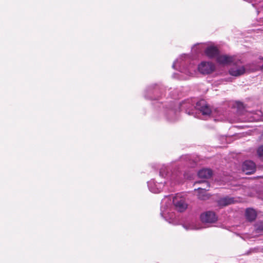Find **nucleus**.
<instances>
[{
    "instance_id": "14",
    "label": "nucleus",
    "mask_w": 263,
    "mask_h": 263,
    "mask_svg": "<svg viewBox=\"0 0 263 263\" xmlns=\"http://www.w3.org/2000/svg\"><path fill=\"white\" fill-rule=\"evenodd\" d=\"M257 216L256 211L253 208H247L245 211L246 219L249 222L254 221Z\"/></svg>"
},
{
    "instance_id": "27",
    "label": "nucleus",
    "mask_w": 263,
    "mask_h": 263,
    "mask_svg": "<svg viewBox=\"0 0 263 263\" xmlns=\"http://www.w3.org/2000/svg\"><path fill=\"white\" fill-rule=\"evenodd\" d=\"M233 186H237V185H236V184H233Z\"/></svg>"
},
{
    "instance_id": "20",
    "label": "nucleus",
    "mask_w": 263,
    "mask_h": 263,
    "mask_svg": "<svg viewBox=\"0 0 263 263\" xmlns=\"http://www.w3.org/2000/svg\"><path fill=\"white\" fill-rule=\"evenodd\" d=\"M183 227L184 228H185L187 230V229L197 230V229H199V228L197 227L196 226H194L193 224H189L188 226H186V224H184Z\"/></svg>"
},
{
    "instance_id": "16",
    "label": "nucleus",
    "mask_w": 263,
    "mask_h": 263,
    "mask_svg": "<svg viewBox=\"0 0 263 263\" xmlns=\"http://www.w3.org/2000/svg\"><path fill=\"white\" fill-rule=\"evenodd\" d=\"M196 172L193 169H187L183 173L184 178L188 180L194 179Z\"/></svg>"
},
{
    "instance_id": "7",
    "label": "nucleus",
    "mask_w": 263,
    "mask_h": 263,
    "mask_svg": "<svg viewBox=\"0 0 263 263\" xmlns=\"http://www.w3.org/2000/svg\"><path fill=\"white\" fill-rule=\"evenodd\" d=\"M159 175L162 178L166 179H170L171 181H173V180L176 179L175 177L176 175L174 174V172H172V170L167 166H163L160 168ZM178 175V174L176 175V176Z\"/></svg>"
},
{
    "instance_id": "23",
    "label": "nucleus",
    "mask_w": 263,
    "mask_h": 263,
    "mask_svg": "<svg viewBox=\"0 0 263 263\" xmlns=\"http://www.w3.org/2000/svg\"><path fill=\"white\" fill-rule=\"evenodd\" d=\"M258 59L260 61H263V57L261 55L259 56Z\"/></svg>"
},
{
    "instance_id": "25",
    "label": "nucleus",
    "mask_w": 263,
    "mask_h": 263,
    "mask_svg": "<svg viewBox=\"0 0 263 263\" xmlns=\"http://www.w3.org/2000/svg\"><path fill=\"white\" fill-rule=\"evenodd\" d=\"M196 182V183H201V182L198 181V182ZM205 182L207 183V184H208H208H209V183H210V182Z\"/></svg>"
},
{
    "instance_id": "22",
    "label": "nucleus",
    "mask_w": 263,
    "mask_h": 263,
    "mask_svg": "<svg viewBox=\"0 0 263 263\" xmlns=\"http://www.w3.org/2000/svg\"><path fill=\"white\" fill-rule=\"evenodd\" d=\"M259 70H260L263 72V64L260 66H259Z\"/></svg>"
},
{
    "instance_id": "15",
    "label": "nucleus",
    "mask_w": 263,
    "mask_h": 263,
    "mask_svg": "<svg viewBox=\"0 0 263 263\" xmlns=\"http://www.w3.org/2000/svg\"><path fill=\"white\" fill-rule=\"evenodd\" d=\"M245 68L246 71L249 72H254L259 71V66L256 65L254 62L248 63L246 65Z\"/></svg>"
},
{
    "instance_id": "17",
    "label": "nucleus",
    "mask_w": 263,
    "mask_h": 263,
    "mask_svg": "<svg viewBox=\"0 0 263 263\" xmlns=\"http://www.w3.org/2000/svg\"><path fill=\"white\" fill-rule=\"evenodd\" d=\"M255 229L257 233L263 232V220H259L255 224Z\"/></svg>"
},
{
    "instance_id": "1",
    "label": "nucleus",
    "mask_w": 263,
    "mask_h": 263,
    "mask_svg": "<svg viewBox=\"0 0 263 263\" xmlns=\"http://www.w3.org/2000/svg\"><path fill=\"white\" fill-rule=\"evenodd\" d=\"M196 110L200 111L204 116H209L212 112L210 106L205 100L201 99L195 103V101L191 98L182 101L176 108H172L170 111L174 114L177 111H183L189 115H194Z\"/></svg>"
},
{
    "instance_id": "10",
    "label": "nucleus",
    "mask_w": 263,
    "mask_h": 263,
    "mask_svg": "<svg viewBox=\"0 0 263 263\" xmlns=\"http://www.w3.org/2000/svg\"><path fill=\"white\" fill-rule=\"evenodd\" d=\"M242 170L246 174H251L256 171L255 163L252 160H246L242 165Z\"/></svg>"
},
{
    "instance_id": "6",
    "label": "nucleus",
    "mask_w": 263,
    "mask_h": 263,
    "mask_svg": "<svg viewBox=\"0 0 263 263\" xmlns=\"http://www.w3.org/2000/svg\"><path fill=\"white\" fill-rule=\"evenodd\" d=\"M173 203L176 210L180 212H182L185 211L187 206L184 199L178 195H176L173 198Z\"/></svg>"
},
{
    "instance_id": "12",
    "label": "nucleus",
    "mask_w": 263,
    "mask_h": 263,
    "mask_svg": "<svg viewBox=\"0 0 263 263\" xmlns=\"http://www.w3.org/2000/svg\"><path fill=\"white\" fill-rule=\"evenodd\" d=\"M246 72L245 66H241L236 68L235 67H231L229 70V73L233 77H239L243 75Z\"/></svg>"
},
{
    "instance_id": "19",
    "label": "nucleus",
    "mask_w": 263,
    "mask_h": 263,
    "mask_svg": "<svg viewBox=\"0 0 263 263\" xmlns=\"http://www.w3.org/2000/svg\"><path fill=\"white\" fill-rule=\"evenodd\" d=\"M236 106L237 109V112L239 114H242L245 110L243 103L240 101L236 102Z\"/></svg>"
},
{
    "instance_id": "26",
    "label": "nucleus",
    "mask_w": 263,
    "mask_h": 263,
    "mask_svg": "<svg viewBox=\"0 0 263 263\" xmlns=\"http://www.w3.org/2000/svg\"><path fill=\"white\" fill-rule=\"evenodd\" d=\"M198 190H205V189H201V188H200V187H199V188L198 189Z\"/></svg>"
},
{
    "instance_id": "24",
    "label": "nucleus",
    "mask_w": 263,
    "mask_h": 263,
    "mask_svg": "<svg viewBox=\"0 0 263 263\" xmlns=\"http://www.w3.org/2000/svg\"><path fill=\"white\" fill-rule=\"evenodd\" d=\"M172 67L173 68H175V62H174L173 65H172Z\"/></svg>"
},
{
    "instance_id": "5",
    "label": "nucleus",
    "mask_w": 263,
    "mask_h": 263,
    "mask_svg": "<svg viewBox=\"0 0 263 263\" xmlns=\"http://www.w3.org/2000/svg\"><path fill=\"white\" fill-rule=\"evenodd\" d=\"M201 221L205 223H212L217 220V217L212 211H206L200 215Z\"/></svg>"
},
{
    "instance_id": "2",
    "label": "nucleus",
    "mask_w": 263,
    "mask_h": 263,
    "mask_svg": "<svg viewBox=\"0 0 263 263\" xmlns=\"http://www.w3.org/2000/svg\"><path fill=\"white\" fill-rule=\"evenodd\" d=\"M161 91L159 87L155 85L150 86L146 90L145 97L151 100H157L161 97Z\"/></svg>"
},
{
    "instance_id": "21",
    "label": "nucleus",
    "mask_w": 263,
    "mask_h": 263,
    "mask_svg": "<svg viewBox=\"0 0 263 263\" xmlns=\"http://www.w3.org/2000/svg\"><path fill=\"white\" fill-rule=\"evenodd\" d=\"M207 198H208V197H207V196H206V195H201L200 194H199L198 195V198H199V199H201V200H204L206 199H207Z\"/></svg>"
},
{
    "instance_id": "3",
    "label": "nucleus",
    "mask_w": 263,
    "mask_h": 263,
    "mask_svg": "<svg viewBox=\"0 0 263 263\" xmlns=\"http://www.w3.org/2000/svg\"><path fill=\"white\" fill-rule=\"evenodd\" d=\"M215 70L214 64L211 62L202 61L198 65V71L204 75L212 73Z\"/></svg>"
},
{
    "instance_id": "4",
    "label": "nucleus",
    "mask_w": 263,
    "mask_h": 263,
    "mask_svg": "<svg viewBox=\"0 0 263 263\" xmlns=\"http://www.w3.org/2000/svg\"><path fill=\"white\" fill-rule=\"evenodd\" d=\"M168 182H147L149 190L153 193H159L164 188Z\"/></svg>"
},
{
    "instance_id": "8",
    "label": "nucleus",
    "mask_w": 263,
    "mask_h": 263,
    "mask_svg": "<svg viewBox=\"0 0 263 263\" xmlns=\"http://www.w3.org/2000/svg\"><path fill=\"white\" fill-rule=\"evenodd\" d=\"M204 54L210 59H215L216 60L220 50L217 46L210 45L208 46L204 50Z\"/></svg>"
},
{
    "instance_id": "11",
    "label": "nucleus",
    "mask_w": 263,
    "mask_h": 263,
    "mask_svg": "<svg viewBox=\"0 0 263 263\" xmlns=\"http://www.w3.org/2000/svg\"><path fill=\"white\" fill-rule=\"evenodd\" d=\"M197 174L199 178L208 179L213 176V171L210 168H202L197 172Z\"/></svg>"
},
{
    "instance_id": "9",
    "label": "nucleus",
    "mask_w": 263,
    "mask_h": 263,
    "mask_svg": "<svg viewBox=\"0 0 263 263\" xmlns=\"http://www.w3.org/2000/svg\"><path fill=\"white\" fill-rule=\"evenodd\" d=\"M234 59L233 56L227 54H220L219 53L216 62L219 65H231L234 62Z\"/></svg>"
},
{
    "instance_id": "13",
    "label": "nucleus",
    "mask_w": 263,
    "mask_h": 263,
    "mask_svg": "<svg viewBox=\"0 0 263 263\" xmlns=\"http://www.w3.org/2000/svg\"><path fill=\"white\" fill-rule=\"evenodd\" d=\"M235 199L233 197L226 196L221 198L217 200V204L220 207H224L235 202Z\"/></svg>"
},
{
    "instance_id": "18",
    "label": "nucleus",
    "mask_w": 263,
    "mask_h": 263,
    "mask_svg": "<svg viewBox=\"0 0 263 263\" xmlns=\"http://www.w3.org/2000/svg\"><path fill=\"white\" fill-rule=\"evenodd\" d=\"M256 154L259 160L263 161V144L259 145L257 147Z\"/></svg>"
}]
</instances>
